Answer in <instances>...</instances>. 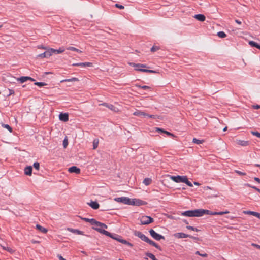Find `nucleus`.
I'll use <instances>...</instances> for the list:
<instances>
[{
  "label": "nucleus",
  "mask_w": 260,
  "mask_h": 260,
  "mask_svg": "<svg viewBox=\"0 0 260 260\" xmlns=\"http://www.w3.org/2000/svg\"><path fill=\"white\" fill-rule=\"evenodd\" d=\"M96 223H94L93 225L94 226L93 227V229L95 230L96 231H98L100 233H102L103 234H104L106 236H108L109 237H111V234L109 232L105 230V229H107V226L101 222H100L99 221H97L96 220Z\"/></svg>",
  "instance_id": "f257e3e1"
},
{
  "label": "nucleus",
  "mask_w": 260,
  "mask_h": 260,
  "mask_svg": "<svg viewBox=\"0 0 260 260\" xmlns=\"http://www.w3.org/2000/svg\"><path fill=\"white\" fill-rule=\"evenodd\" d=\"M135 235L140 238L142 240L147 242L150 245H152L155 247L156 248L161 250V248L159 246H158L155 242L153 241L152 240L149 239L147 236H146L144 234H143L142 232L140 231H136L135 232Z\"/></svg>",
  "instance_id": "f03ea898"
},
{
  "label": "nucleus",
  "mask_w": 260,
  "mask_h": 260,
  "mask_svg": "<svg viewBox=\"0 0 260 260\" xmlns=\"http://www.w3.org/2000/svg\"><path fill=\"white\" fill-rule=\"evenodd\" d=\"M129 64L133 67L136 68L135 70L141 71L143 72L150 73H157V72L156 71L152 70H148L145 69H143V68H147V65L141 63H135L133 62L129 63Z\"/></svg>",
  "instance_id": "7ed1b4c3"
},
{
  "label": "nucleus",
  "mask_w": 260,
  "mask_h": 260,
  "mask_svg": "<svg viewBox=\"0 0 260 260\" xmlns=\"http://www.w3.org/2000/svg\"><path fill=\"white\" fill-rule=\"evenodd\" d=\"M199 209H196L194 210H188L183 212L181 213V215L184 216L188 217H199Z\"/></svg>",
  "instance_id": "20e7f679"
},
{
  "label": "nucleus",
  "mask_w": 260,
  "mask_h": 260,
  "mask_svg": "<svg viewBox=\"0 0 260 260\" xmlns=\"http://www.w3.org/2000/svg\"><path fill=\"white\" fill-rule=\"evenodd\" d=\"M153 219L150 216H143L140 218L141 224L146 225L149 224L153 222Z\"/></svg>",
  "instance_id": "39448f33"
},
{
  "label": "nucleus",
  "mask_w": 260,
  "mask_h": 260,
  "mask_svg": "<svg viewBox=\"0 0 260 260\" xmlns=\"http://www.w3.org/2000/svg\"><path fill=\"white\" fill-rule=\"evenodd\" d=\"M186 176H169L170 178L176 183L184 182Z\"/></svg>",
  "instance_id": "423d86ee"
},
{
  "label": "nucleus",
  "mask_w": 260,
  "mask_h": 260,
  "mask_svg": "<svg viewBox=\"0 0 260 260\" xmlns=\"http://www.w3.org/2000/svg\"><path fill=\"white\" fill-rule=\"evenodd\" d=\"M149 233L150 234V235L155 240H157V241H159L161 239H163V240H165V237L164 236L157 233L156 232H155V231L154 230H153V229H151L149 231Z\"/></svg>",
  "instance_id": "0eeeda50"
},
{
  "label": "nucleus",
  "mask_w": 260,
  "mask_h": 260,
  "mask_svg": "<svg viewBox=\"0 0 260 260\" xmlns=\"http://www.w3.org/2000/svg\"><path fill=\"white\" fill-rule=\"evenodd\" d=\"M147 203L144 201H142L140 199H130L129 205H136V206H141L146 205Z\"/></svg>",
  "instance_id": "6e6552de"
},
{
  "label": "nucleus",
  "mask_w": 260,
  "mask_h": 260,
  "mask_svg": "<svg viewBox=\"0 0 260 260\" xmlns=\"http://www.w3.org/2000/svg\"><path fill=\"white\" fill-rule=\"evenodd\" d=\"M130 199L128 197H122L114 198V200L118 203H122L124 204L129 205Z\"/></svg>",
  "instance_id": "1a4fd4ad"
},
{
  "label": "nucleus",
  "mask_w": 260,
  "mask_h": 260,
  "mask_svg": "<svg viewBox=\"0 0 260 260\" xmlns=\"http://www.w3.org/2000/svg\"><path fill=\"white\" fill-rule=\"evenodd\" d=\"M111 237L113 239L116 240L117 241L120 242V243H121L122 244L128 245V246H129L131 247H132L133 246V245L132 243H129V242L125 240L121 239L120 236H119L114 237L111 235Z\"/></svg>",
  "instance_id": "9d476101"
},
{
  "label": "nucleus",
  "mask_w": 260,
  "mask_h": 260,
  "mask_svg": "<svg viewBox=\"0 0 260 260\" xmlns=\"http://www.w3.org/2000/svg\"><path fill=\"white\" fill-rule=\"evenodd\" d=\"M199 217H201L205 214L214 215V212L208 210H205L203 209H199Z\"/></svg>",
  "instance_id": "9b49d317"
},
{
  "label": "nucleus",
  "mask_w": 260,
  "mask_h": 260,
  "mask_svg": "<svg viewBox=\"0 0 260 260\" xmlns=\"http://www.w3.org/2000/svg\"><path fill=\"white\" fill-rule=\"evenodd\" d=\"M174 236L175 238H178V239L185 238H187V237H189V238H193V236H192L191 235H189L183 233H176L174 234Z\"/></svg>",
  "instance_id": "f8f14e48"
},
{
  "label": "nucleus",
  "mask_w": 260,
  "mask_h": 260,
  "mask_svg": "<svg viewBox=\"0 0 260 260\" xmlns=\"http://www.w3.org/2000/svg\"><path fill=\"white\" fill-rule=\"evenodd\" d=\"M73 66H79L81 67L82 68L88 67H93V64L91 62H80V63H75L72 64Z\"/></svg>",
  "instance_id": "ddd939ff"
},
{
  "label": "nucleus",
  "mask_w": 260,
  "mask_h": 260,
  "mask_svg": "<svg viewBox=\"0 0 260 260\" xmlns=\"http://www.w3.org/2000/svg\"><path fill=\"white\" fill-rule=\"evenodd\" d=\"M51 56V53L50 51V48H48L47 50L44 53H41L37 55V58H45L49 57Z\"/></svg>",
  "instance_id": "4468645a"
},
{
  "label": "nucleus",
  "mask_w": 260,
  "mask_h": 260,
  "mask_svg": "<svg viewBox=\"0 0 260 260\" xmlns=\"http://www.w3.org/2000/svg\"><path fill=\"white\" fill-rule=\"evenodd\" d=\"M17 81H19L20 83H24L27 80H30L31 81H34L35 79L28 76H22L20 78H17L16 79Z\"/></svg>",
  "instance_id": "2eb2a0df"
},
{
  "label": "nucleus",
  "mask_w": 260,
  "mask_h": 260,
  "mask_svg": "<svg viewBox=\"0 0 260 260\" xmlns=\"http://www.w3.org/2000/svg\"><path fill=\"white\" fill-rule=\"evenodd\" d=\"M50 51L51 53V55L53 53L59 54L64 51V48L63 47H60L58 49H55L53 48H50Z\"/></svg>",
  "instance_id": "dca6fc26"
},
{
  "label": "nucleus",
  "mask_w": 260,
  "mask_h": 260,
  "mask_svg": "<svg viewBox=\"0 0 260 260\" xmlns=\"http://www.w3.org/2000/svg\"><path fill=\"white\" fill-rule=\"evenodd\" d=\"M68 171L70 173H75L78 174L80 173V169L76 166H72L68 169Z\"/></svg>",
  "instance_id": "f3484780"
},
{
  "label": "nucleus",
  "mask_w": 260,
  "mask_h": 260,
  "mask_svg": "<svg viewBox=\"0 0 260 260\" xmlns=\"http://www.w3.org/2000/svg\"><path fill=\"white\" fill-rule=\"evenodd\" d=\"M59 120L64 122H66L69 120V115L67 113H60L59 115Z\"/></svg>",
  "instance_id": "a211bd4d"
},
{
  "label": "nucleus",
  "mask_w": 260,
  "mask_h": 260,
  "mask_svg": "<svg viewBox=\"0 0 260 260\" xmlns=\"http://www.w3.org/2000/svg\"><path fill=\"white\" fill-rule=\"evenodd\" d=\"M235 142L237 145H239L242 146H246L249 144V141L242 140H236Z\"/></svg>",
  "instance_id": "6ab92c4d"
},
{
  "label": "nucleus",
  "mask_w": 260,
  "mask_h": 260,
  "mask_svg": "<svg viewBox=\"0 0 260 260\" xmlns=\"http://www.w3.org/2000/svg\"><path fill=\"white\" fill-rule=\"evenodd\" d=\"M243 213L245 214L253 215L258 217V218H260V213L256 212L251 211H244Z\"/></svg>",
  "instance_id": "aec40b11"
},
{
  "label": "nucleus",
  "mask_w": 260,
  "mask_h": 260,
  "mask_svg": "<svg viewBox=\"0 0 260 260\" xmlns=\"http://www.w3.org/2000/svg\"><path fill=\"white\" fill-rule=\"evenodd\" d=\"M194 18L201 22H203L205 20L206 17L203 14H197L194 16Z\"/></svg>",
  "instance_id": "412c9836"
},
{
  "label": "nucleus",
  "mask_w": 260,
  "mask_h": 260,
  "mask_svg": "<svg viewBox=\"0 0 260 260\" xmlns=\"http://www.w3.org/2000/svg\"><path fill=\"white\" fill-rule=\"evenodd\" d=\"M88 205L93 209H98L99 208V204L95 201H91Z\"/></svg>",
  "instance_id": "4be33fe9"
},
{
  "label": "nucleus",
  "mask_w": 260,
  "mask_h": 260,
  "mask_svg": "<svg viewBox=\"0 0 260 260\" xmlns=\"http://www.w3.org/2000/svg\"><path fill=\"white\" fill-rule=\"evenodd\" d=\"M32 167L28 166L25 168L24 170L25 174L27 175L30 176L32 174Z\"/></svg>",
  "instance_id": "5701e85b"
},
{
  "label": "nucleus",
  "mask_w": 260,
  "mask_h": 260,
  "mask_svg": "<svg viewBox=\"0 0 260 260\" xmlns=\"http://www.w3.org/2000/svg\"><path fill=\"white\" fill-rule=\"evenodd\" d=\"M79 81V80L78 79V78H76V77H73V78H72L70 79H67L62 80L60 81V82L62 83V82H78Z\"/></svg>",
  "instance_id": "b1692460"
},
{
  "label": "nucleus",
  "mask_w": 260,
  "mask_h": 260,
  "mask_svg": "<svg viewBox=\"0 0 260 260\" xmlns=\"http://www.w3.org/2000/svg\"><path fill=\"white\" fill-rule=\"evenodd\" d=\"M36 229L43 233H46L47 230L39 224L36 225Z\"/></svg>",
  "instance_id": "393cba45"
},
{
  "label": "nucleus",
  "mask_w": 260,
  "mask_h": 260,
  "mask_svg": "<svg viewBox=\"0 0 260 260\" xmlns=\"http://www.w3.org/2000/svg\"><path fill=\"white\" fill-rule=\"evenodd\" d=\"M68 230L71 232H72L75 234H77L78 235H83V232L81 231L76 229H73L71 228H68Z\"/></svg>",
  "instance_id": "a878e982"
},
{
  "label": "nucleus",
  "mask_w": 260,
  "mask_h": 260,
  "mask_svg": "<svg viewBox=\"0 0 260 260\" xmlns=\"http://www.w3.org/2000/svg\"><path fill=\"white\" fill-rule=\"evenodd\" d=\"M133 115L135 116H144V115H146V113L144 112H142L141 111H140V110H136L133 113Z\"/></svg>",
  "instance_id": "bb28decb"
},
{
  "label": "nucleus",
  "mask_w": 260,
  "mask_h": 260,
  "mask_svg": "<svg viewBox=\"0 0 260 260\" xmlns=\"http://www.w3.org/2000/svg\"><path fill=\"white\" fill-rule=\"evenodd\" d=\"M82 219L86 222L90 223V224L92 225L94 224V223H96V220L93 218L89 219V218H82Z\"/></svg>",
  "instance_id": "cd10ccee"
},
{
  "label": "nucleus",
  "mask_w": 260,
  "mask_h": 260,
  "mask_svg": "<svg viewBox=\"0 0 260 260\" xmlns=\"http://www.w3.org/2000/svg\"><path fill=\"white\" fill-rule=\"evenodd\" d=\"M152 182V179L149 178H145L143 183L146 186L150 185Z\"/></svg>",
  "instance_id": "c85d7f7f"
},
{
  "label": "nucleus",
  "mask_w": 260,
  "mask_h": 260,
  "mask_svg": "<svg viewBox=\"0 0 260 260\" xmlns=\"http://www.w3.org/2000/svg\"><path fill=\"white\" fill-rule=\"evenodd\" d=\"M108 108L111 111L115 112H118L119 111L118 109L112 104H110V105H108Z\"/></svg>",
  "instance_id": "c756f323"
},
{
  "label": "nucleus",
  "mask_w": 260,
  "mask_h": 260,
  "mask_svg": "<svg viewBox=\"0 0 260 260\" xmlns=\"http://www.w3.org/2000/svg\"><path fill=\"white\" fill-rule=\"evenodd\" d=\"M1 247H2V248L4 250H7V251H8L10 253H13L14 252V250L13 249H12L11 248L9 247L2 246V245L1 246Z\"/></svg>",
  "instance_id": "7c9ffc66"
},
{
  "label": "nucleus",
  "mask_w": 260,
  "mask_h": 260,
  "mask_svg": "<svg viewBox=\"0 0 260 260\" xmlns=\"http://www.w3.org/2000/svg\"><path fill=\"white\" fill-rule=\"evenodd\" d=\"M156 131L157 132H161L162 133H164L166 134L168 136H171L172 137H174V135L173 134H171L170 132H167L166 131L163 130V129H161L160 128H156Z\"/></svg>",
  "instance_id": "2f4dec72"
},
{
  "label": "nucleus",
  "mask_w": 260,
  "mask_h": 260,
  "mask_svg": "<svg viewBox=\"0 0 260 260\" xmlns=\"http://www.w3.org/2000/svg\"><path fill=\"white\" fill-rule=\"evenodd\" d=\"M67 49L68 50L76 51L78 53H82V51L81 50H80L79 49H78L76 48H75L74 47H69L67 48Z\"/></svg>",
  "instance_id": "473e14b6"
},
{
  "label": "nucleus",
  "mask_w": 260,
  "mask_h": 260,
  "mask_svg": "<svg viewBox=\"0 0 260 260\" xmlns=\"http://www.w3.org/2000/svg\"><path fill=\"white\" fill-rule=\"evenodd\" d=\"M99 140L94 139L93 141V149H95L98 148L99 145Z\"/></svg>",
  "instance_id": "72a5a7b5"
},
{
  "label": "nucleus",
  "mask_w": 260,
  "mask_h": 260,
  "mask_svg": "<svg viewBox=\"0 0 260 260\" xmlns=\"http://www.w3.org/2000/svg\"><path fill=\"white\" fill-rule=\"evenodd\" d=\"M192 142L195 144H200L203 143L204 142V141L203 140H199L196 138H193L192 140Z\"/></svg>",
  "instance_id": "f704fd0d"
},
{
  "label": "nucleus",
  "mask_w": 260,
  "mask_h": 260,
  "mask_svg": "<svg viewBox=\"0 0 260 260\" xmlns=\"http://www.w3.org/2000/svg\"><path fill=\"white\" fill-rule=\"evenodd\" d=\"M229 213V211L228 210H226L225 211L223 212H214V215H222L223 214H228Z\"/></svg>",
  "instance_id": "c9c22d12"
},
{
  "label": "nucleus",
  "mask_w": 260,
  "mask_h": 260,
  "mask_svg": "<svg viewBox=\"0 0 260 260\" xmlns=\"http://www.w3.org/2000/svg\"><path fill=\"white\" fill-rule=\"evenodd\" d=\"M217 36L221 38H224L226 37V34L223 31H219L217 33Z\"/></svg>",
  "instance_id": "e433bc0d"
},
{
  "label": "nucleus",
  "mask_w": 260,
  "mask_h": 260,
  "mask_svg": "<svg viewBox=\"0 0 260 260\" xmlns=\"http://www.w3.org/2000/svg\"><path fill=\"white\" fill-rule=\"evenodd\" d=\"M183 183H185L186 184H187L189 187L193 186L192 184L190 181H188L187 176L185 177V178L184 179V181Z\"/></svg>",
  "instance_id": "4c0bfd02"
},
{
  "label": "nucleus",
  "mask_w": 260,
  "mask_h": 260,
  "mask_svg": "<svg viewBox=\"0 0 260 260\" xmlns=\"http://www.w3.org/2000/svg\"><path fill=\"white\" fill-rule=\"evenodd\" d=\"M136 86L139 88H142L143 89H149L151 88L150 87L148 86H146V85H144V86H141L140 85H138V84H136Z\"/></svg>",
  "instance_id": "58836bf2"
},
{
  "label": "nucleus",
  "mask_w": 260,
  "mask_h": 260,
  "mask_svg": "<svg viewBox=\"0 0 260 260\" xmlns=\"http://www.w3.org/2000/svg\"><path fill=\"white\" fill-rule=\"evenodd\" d=\"M2 126L4 128L7 129L10 132H12V128L8 124H2Z\"/></svg>",
  "instance_id": "ea45409f"
},
{
  "label": "nucleus",
  "mask_w": 260,
  "mask_h": 260,
  "mask_svg": "<svg viewBox=\"0 0 260 260\" xmlns=\"http://www.w3.org/2000/svg\"><path fill=\"white\" fill-rule=\"evenodd\" d=\"M195 254L200 255L201 256L203 257H207L208 256V254L207 253H201L200 252V251H197L195 252Z\"/></svg>",
  "instance_id": "a19ab883"
},
{
  "label": "nucleus",
  "mask_w": 260,
  "mask_h": 260,
  "mask_svg": "<svg viewBox=\"0 0 260 260\" xmlns=\"http://www.w3.org/2000/svg\"><path fill=\"white\" fill-rule=\"evenodd\" d=\"M35 85H36L37 86H38L39 87H42V86L46 85L47 84L44 83V82H37L35 83Z\"/></svg>",
  "instance_id": "79ce46f5"
},
{
  "label": "nucleus",
  "mask_w": 260,
  "mask_h": 260,
  "mask_svg": "<svg viewBox=\"0 0 260 260\" xmlns=\"http://www.w3.org/2000/svg\"><path fill=\"white\" fill-rule=\"evenodd\" d=\"M249 44L252 46V47H255L256 48H257V46L258 45V44L256 43V42L253 41H250L249 42Z\"/></svg>",
  "instance_id": "37998d69"
},
{
  "label": "nucleus",
  "mask_w": 260,
  "mask_h": 260,
  "mask_svg": "<svg viewBox=\"0 0 260 260\" xmlns=\"http://www.w3.org/2000/svg\"><path fill=\"white\" fill-rule=\"evenodd\" d=\"M186 228H187V229H188V230H191L194 231H196V232L199 231V230H198V229H197V228H194V227H193V226H189V225L187 226H186Z\"/></svg>",
  "instance_id": "c03bdc74"
},
{
  "label": "nucleus",
  "mask_w": 260,
  "mask_h": 260,
  "mask_svg": "<svg viewBox=\"0 0 260 260\" xmlns=\"http://www.w3.org/2000/svg\"><path fill=\"white\" fill-rule=\"evenodd\" d=\"M34 167L37 170H38L39 169V168H40V164L39 162H35L34 164Z\"/></svg>",
  "instance_id": "a18cd8bd"
},
{
  "label": "nucleus",
  "mask_w": 260,
  "mask_h": 260,
  "mask_svg": "<svg viewBox=\"0 0 260 260\" xmlns=\"http://www.w3.org/2000/svg\"><path fill=\"white\" fill-rule=\"evenodd\" d=\"M115 6V7L120 9H123L124 8V7L123 5H120L119 4H116Z\"/></svg>",
  "instance_id": "49530a36"
},
{
  "label": "nucleus",
  "mask_w": 260,
  "mask_h": 260,
  "mask_svg": "<svg viewBox=\"0 0 260 260\" xmlns=\"http://www.w3.org/2000/svg\"><path fill=\"white\" fill-rule=\"evenodd\" d=\"M68 144V139L66 138L64 139V140L63 141V145L64 148H66Z\"/></svg>",
  "instance_id": "de8ad7c7"
},
{
  "label": "nucleus",
  "mask_w": 260,
  "mask_h": 260,
  "mask_svg": "<svg viewBox=\"0 0 260 260\" xmlns=\"http://www.w3.org/2000/svg\"><path fill=\"white\" fill-rule=\"evenodd\" d=\"M235 172L239 175H242V176L246 175L245 173L242 172L238 171V170H235Z\"/></svg>",
  "instance_id": "09e8293b"
},
{
  "label": "nucleus",
  "mask_w": 260,
  "mask_h": 260,
  "mask_svg": "<svg viewBox=\"0 0 260 260\" xmlns=\"http://www.w3.org/2000/svg\"><path fill=\"white\" fill-rule=\"evenodd\" d=\"M245 186H247V187H251L253 189H254L255 190H256V191H257V189H259L258 188H257L255 186H251L250 184H245Z\"/></svg>",
  "instance_id": "8fccbe9b"
},
{
  "label": "nucleus",
  "mask_w": 260,
  "mask_h": 260,
  "mask_svg": "<svg viewBox=\"0 0 260 260\" xmlns=\"http://www.w3.org/2000/svg\"><path fill=\"white\" fill-rule=\"evenodd\" d=\"M245 186H247V187H251L253 189H254L255 190H256V191H257V189H259L258 188H257L255 186H251L250 184H245Z\"/></svg>",
  "instance_id": "3c124183"
},
{
  "label": "nucleus",
  "mask_w": 260,
  "mask_h": 260,
  "mask_svg": "<svg viewBox=\"0 0 260 260\" xmlns=\"http://www.w3.org/2000/svg\"><path fill=\"white\" fill-rule=\"evenodd\" d=\"M251 133L253 135H254V136H256V137H257L260 138V133L259 132H252Z\"/></svg>",
  "instance_id": "603ef678"
},
{
  "label": "nucleus",
  "mask_w": 260,
  "mask_h": 260,
  "mask_svg": "<svg viewBox=\"0 0 260 260\" xmlns=\"http://www.w3.org/2000/svg\"><path fill=\"white\" fill-rule=\"evenodd\" d=\"M251 245L257 249H260V245H258V244H255V243H252L251 244Z\"/></svg>",
  "instance_id": "864d4df0"
},
{
  "label": "nucleus",
  "mask_w": 260,
  "mask_h": 260,
  "mask_svg": "<svg viewBox=\"0 0 260 260\" xmlns=\"http://www.w3.org/2000/svg\"><path fill=\"white\" fill-rule=\"evenodd\" d=\"M144 116H147L150 118H155V115H149L146 113V115H144Z\"/></svg>",
  "instance_id": "5fc2aeb1"
},
{
  "label": "nucleus",
  "mask_w": 260,
  "mask_h": 260,
  "mask_svg": "<svg viewBox=\"0 0 260 260\" xmlns=\"http://www.w3.org/2000/svg\"><path fill=\"white\" fill-rule=\"evenodd\" d=\"M158 49V48L155 47H152V48H151V51L152 52H155V51H156V50H157Z\"/></svg>",
  "instance_id": "6e6d98bb"
},
{
  "label": "nucleus",
  "mask_w": 260,
  "mask_h": 260,
  "mask_svg": "<svg viewBox=\"0 0 260 260\" xmlns=\"http://www.w3.org/2000/svg\"><path fill=\"white\" fill-rule=\"evenodd\" d=\"M9 94L8 95L9 96L14 94V91L13 90L9 89Z\"/></svg>",
  "instance_id": "4d7b16f0"
},
{
  "label": "nucleus",
  "mask_w": 260,
  "mask_h": 260,
  "mask_svg": "<svg viewBox=\"0 0 260 260\" xmlns=\"http://www.w3.org/2000/svg\"><path fill=\"white\" fill-rule=\"evenodd\" d=\"M253 108L255 109H258L260 108V105H253Z\"/></svg>",
  "instance_id": "13d9d810"
},
{
  "label": "nucleus",
  "mask_w": 260,
  "mask_h": 260,
  "mask_svg": "<svg viewBox=\"0 0 260 260\" xmlns=\"http://www.w3.org/2000/svg\"><path fill=\"white\" fill-rule=\"evenodd\" d=\"M254 180L255 181L257 182L258 183H260V178H257V177H254Z\"/></svg>",
  "instance_id": "bf43d9fd"
},
{
  "label": "nucleus",
  "mask_w": 260,
  "mask_h": 260,
  "mask_svg": "<svg viewBox=\"0 0 260 260\" xmlns=\"http://www.w3.org/2000/svg\"><path fill=\"white\" fill-rule=\"evenodd\" d=\"M38 48H39L43 49H45V50H47V49L48 48L45 47H44V46H42V45H41V46H39V47H38Z\"/></svg>",
  "instance_id": "052dcab7"
},
{
  "label": "nucleus",
  "mask_w": 260,
  "mask_h": 260,
  "mask_svg": "<svg viewBox=\"0 0 260 260\" xmlns=\"http://www.w3.org/2000/svg\"><path fill=\"white\" fill-rule=\"evenodd\" d=\"M101 105H103V106L107 107L108 108V105H110V104H109L108 103H104L101 104Z\"/></svg>",
  "instance_id": "680f3d73"
},
{
  "label": "nucleus",
  "mask_w": 260,
  "mask_h": 260,
  "mask_svg": "<svg viewBox=\"0 0 260 260\" xmlns=\"http://www.w3.org/2000/svg\"><path fill=\"white\" fill-rule=\"evenodd\" d=\"M236 23H237L238 24H241L242 23V22L239 20L236 19L235 20Z\"/></svg>",
  "instance_id": "e2e57ef3"
},
{
  "label": "nucleus",
  "mask_w": 260,
  "mask_h": 260,
  "mask_svg": "<svg viewBox=\"0 0 260 260\" xmlns=\"http://www.w3.org/2000/svg\"><path fill=\"white\" fill-rule=\"evenodd\" d=\"M31 242L32 243H38L39 242L37 241H34V240H32L31 241Z\"/></svg>",
  "instance_id": "0e129e2a"
},
{
  "label": "nucleus",
  "mask_w": 260,
  "mask_h": 260,
  "mask_svg": "<svg viewBox=\"0 0 260 260\" xmlns=\"http://www.w3.org/2000/svg\"><path fill=\"white\" fill-rule=\"evenodd\" d=\"M194 184H195L196 185H200V184L198 182H194Z\"/></svg>",
  "instance_id": "69168bd1"
},
{
  "label": "nucleus",
  "mask_w": 260,
  "mask_h": 260,
  "mask_svg": "<svg viewBox=\"0 0 260 260\" xmlns=\"http://www.w3.org/2000/svg\"><path fill=\"white\" fill-rule=\"evenodd\" d=\"M255 166L257 167H259L260 168V165L259 164H255Z\"/></svg>",
  "instance_id": "338daca9"
},
{
  "label": "nucleus",
  "mask_w": 260,
  "mask_h": 260,
  "mask_svg": "<svg viewBox=\"0 0 260 260\" xmlns=\"http://www.w3.org/2000/svg\"><path fill=\"white\" fill-rule=\"evenodd\" d=\"M257 48V49H259V50H260V45H259L258 44V45H257V48Z\"/></svg>",
  "instance_id": "774afa93"
}]
</instances>
